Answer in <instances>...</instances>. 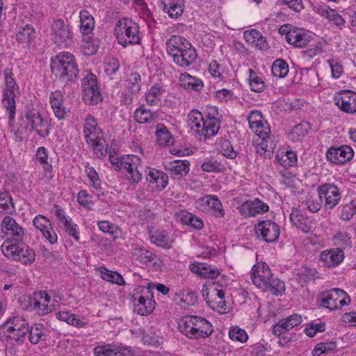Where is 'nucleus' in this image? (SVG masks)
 <instances>
[{"label":"nucleus","instance_id":"473e14b6","mask_svg":"<svg viewBox=\"0 0 356 356\" xmlns=\"http://www.w3.org/2000/svg\"><path fill=\"white\" fill-rule=\"evenodd\" d=\"M243 38L246 42L260 50L264 51L268 47L266 38L256 29L244 31Z\"/></svg>","mask_w":356,"mask_h":356},{"label":"nucleus","instance_id":"864d4df0","mask_svg":"<svg viewBox=\"0 0 356 356\" xmlns=\"http://www.w3.org/2000/svg\"><path fill=\"white\" fill-rule=\"evenodd\" d=\"M133 256L143 264H148L152 262L156 257L154 253L142 248H135Z\"/></svg>","mask_w":356,"mask_h":356},{"label":"nucleus","instance_id":"f257e3e1","mask_svg":"<svg viewBox=\"0 0 356 356\" xmlns=\"http://www.w3.org/2000/svg\"><path fill=\"white\" fill-rule=\"evenodd\" d=\"M1 230L6 236L1 246L2 253L23 264H32L35 259V254L33 249L23 243L24 228L12 217L6 216L1 222Z\"/></svg>","mask_w":356,"mask_h":356},{"label":"nucleus","instance_id":"4d7b16f0","mask_svg":"<svg viewBox=\"0 0 356 356\" xmlns=\"http://www.w3.org/2000/svg\"><path fill=\"white\" fill-rule=\"evenodd\" d=\"M163 90L158 85L153 86L145 95V101L149 106L156 105L162 95Z\"/></svg>","mask_w":356,"mask_h":356},{"label":"nucleus","instance_id":"de8ad7c7","mask_svg":"<svg viewBox=\"0 0 356 356\" xmlns=\"http://www.w3.org/2000/svg\"><path fill=\"white\" fill-rule=\"evenodd\" d=\"M58 319L66 322L67 324L76 327H83L86 323L78 318L77 315L72 314L67 311H62L56 314Z\"/></svg>","mask_w":356,"mask_h":356},{"label":"nucleus","instance_id":"0eeeda50","mask_svg":"<svg viewBox=\"0 0 356 356\" xmlns=\"http://www.w3.org/2000/svg\"><path fill=\"white\" fill-rule=\"evenodd\" d=\"M257 128L250 129L254 133L255 137L253 140V145L256 152L260 155L265 153H271L275 148L276 143L274 137L270 135L269 124L266 121L257 124Z\"/></svg>","mask_w":356,"mask_h":356},{"label":"nucleus","instance_id":"5fc2aeb1","mask_svg":"<svg viewBox=\"0 0 356 356\" xmlns=\"http://www.w3.org/2000/svg\"><path fill=\"white\" fill-rule=\"evenodd\" d=\"M93 149L94 153L99 158L106 156L107 154V145L106 141L101 137L95 138L94 142H86Z\"/></svg>","mask_w":356,"mask_h":356},{"label":"nucleus","instance_id":"aec40b11","mask_svg":"<svg viewBox=\"0 0 356 356\" xmlns=\"http://www.w3.org/2000/svg\"><path fill=\"white\" fill-rule=\"evenodd\" d=\"M207 302L209 306L219 313L225 314L229 310L225 300V293L222 289L215 288L207 294Z\"/></svg>","mask_w":356,"mask_h":356},{"label":"nucleus","instance_id":"4468645a","mask_svg":"<svg viewBox=\"0 0 356 356\" xmlns=\"http://www.w3.org/2000/svg\"><path fill=\"white\" fill-rule=\"evenodd\" d=\"M197 208L201 211L210 213L216 218H223L225 210L222 204L217 196L208 195L200 197L197 201Z\"/></svg>","mask_w":356,"mask_h":356},{"label":"nucleus","instance_id":"c85d7f7f","mask_svg":"<svg viewBox=\"0 0 356 356\" xmlns=\"http://www.w3.org/2000/svg\"><path fill=\"white\" fill-rule=\"evenodd\" d=\"M154 296L150 291H147L146 296H140L138 302L135 305V311L141 316H147L151 314L155 308L156 302L153 299Z\"/></svg>","mask_w":356,"mask_h":356},{"label":"nucleus","instance_id":"c03bdc74","mask_svg":"<svg viewBox=\"0 0 356 356\" xmlns=\"http://www.w3.org/2000/svg\"><path fill=\"white\" fill-rule=\"evenodd\" d=\"M333 244L341 250L349 248L352 246V240L350 234L344 230H339L332 237Z\"/></svg>","mask_w":356,"mask_h":356},{"label":"nucleus","instance_id":"69168bd1","mask_svg":"<svg viewBox=\"0 0 356 356\" xmlns=\"http://www.w3.org/2000/svg\"><path fill=\"white\" fill-rule=\"evenodd\" d=\"M316 273V270L314 268L302 266L298 270V276L300 280H302L304 282L313 280Z\"/></svg>","mask_w":356,"mask_h":356},{"label":"nucleus","instance_id":"2f4dec72","mask_svg":"<svg viewBox=\"0 0 356 356\" xmlns=\"http://www.w3.org/2000/svg\"><path fill=\"white\" fill-rule=\"evenodd\" d=\"M50 104L55 116L58 120L64 119L67 113V109L64 106L63 95L60 90H56L51 93Z\"/></svg>","mask_w":356,"mask_h":356},{"label":"nucleus","instance_id":"b1692460","mask_svg":"<svg viewBox=\"0 0 356 356\" xmlns=\"http://www.w3.org/2000/svg\"><path fill=\"white\" fill-rule=\"evenodd\" d=\"M268 209V206L259 199H255L254 201H246L238 207L240 213L246 218L266 212Z\"/></svg>","mask_w":356,"mask_h":356},{"label":"nucleus","instance_id":"774afa93","mask_svg":"<svg viewBox=\"0 0 356 356\" xmlns=\"http://www.w3.org/2000/svg\"><path fill=\"white\" fill-rule=\"evenodd\" d=\"M77 200L82 207L92 209L93 205L92 197L86 191L83 190L78 193Z\"/></svg>","mask_w":356,"mask_h":356},{"label":"nucleus","instance_id":"3c124183","mask_svg":"<svg viewBox=\"0 0 356 356\" xmlns=\"http://www.w3.org/2000/svg\"><path fill=\"white\" fill-rule=\"evenodd\" d=\"M14 211V204L10 193L0 191V213H11Z\"/></svg>","mask_w":356,"mask_h":356},{"label":"nucleus","instance_id":"4c0bfd02","mask_svg":"<svg viewBox=\"0 0 356 356\" xmlns=\"http://www.w3.org/2000/svg\"><path fill=\"white\" fill-rule=\"evenodd\" d=\"M190 270L203 278L215 279L220 275L218 268L204 263L192 264L190 266Z\"/></svg>","mask_w":356,"mask_h":356},{"label":"nucleus","instance_id":"338daca9","mask_svg":"<svg viewBox=\"0 0 356 356\" xmlns=\"http://www.w3.org/2000/svg\"><path fill=\"white\" fill-rule=\"evenodd\" d=\"M326 325L325 323H309L305 328V333L309 337H314L318 332H323L325 330Z\"/></svg>","mask_w":356,"mask_h":356},{"label":"nucleus","instance_id":"f3484780","mask_svg":"<svg viewBox=\"0 0 356 356\" xmlns=\"http://www.w3.org/2000/svg\"><path fill=\"white\" fill-rule=\"evenodd\" d=\"M334 100L341 111L350 114L356 113V92L354 91L341 90L335 95Z\"/></svg>","mask_w":356,"mask_h":356},{"label":"nucleus","instance_id":"7c9ffc66","mask_svg":"<svg viewBox=\"0 0 356 356\" xmlns=\"http://www.w3.org/2000/svg\"><path fill=\"white\" fill-rule=\"evenodd\" d=\"M83 133L86 142H94L95 138L102 136V129L99 127L96 120L90 115H88L85 120Z\"/></svg>","mask_w":356,"mask_h":356},{"label":"nucleus","instance_id":"37998d69","mask_svg":"<svg viewBox=\"0 0 356 356\" xmlns=\"http://www.w3.org/2000/svg\"><path fill=\"white\" fill-rule=\"evenodd\" d=\"M80 17V30L84 35L90 33L95 27V21L93 17L86 10H81Z\"/></svg>","mask_w":356,"mask_h":356},{"label":"nucleus","instance_id":"ea45409f","mask_svg":"<svg viewBox=\"0 0 356 356\" xmlns=\"http://www.w3.org/2000/svg\"><path fill=\"white\" fill-rule=\"evenodd\" d=\"M179 85L186 90L199 91L202 88V82L188 73L184 72L180 74L179 78Z\"/></svg>","mask_w":356,"mask_h":356},{"label":"nucleus","instance_id":"a211bd4d","mask_svg":"<svg viewBox=\"0 0 356 356\" xmlns=\"http://www.w3.org/2000/svg\"><path fill=\"white\" fill-rule=\"evenodd\" d=\"M354 156L353 149L348 145L330 147L326 152L328 161L334 164H344L350 161Z\"/></svg>","mask_w":356,"mask_h":356},{"label":"nucleus","instance_id":"6e6d98bb","mask_svg":"<svg viewBox=\"0 0 356 356\" xmlns=\"http://www.w3.org/2000/svg\"><path fill=\"white\" fill-rule=\"evenodd\" d=\"M177 300L181 306L193 305L197 300V296L193 291H183L177 293Z\"/></svg>","mask_w":356,"mask_h":356},{"label":"nucleus","instance_id":"680f3d73","mask_svg":"<svg viewBox=\"0 0 356 356\" xmlns=\"http://www.w3.org/2000/svg\"><path fill=\"white\" fill-rule=\"evenodd\" d=\"M27 327H29V325L26 321L19 316L13 317L4 324V327L6 329L7 332H11L12 331H15V330Z\"/></svg>","mask_w":356,"mask_h":356},{"label":"nucleus","instance_id":"49530a36","mask_svg":"<svg viewBox=\"0 0 356 356\" xmlns=\"http://www.w3.org/2000/svg\"><path fill=\"white\" fill-rule=\"evenodd\" d=\"M338 211L340 219L345 222L350 221L356 213V200H352L346 204L340 205Z\"/></svg>","mask_w":356,"mask_h":356},{"label":"nucleus","instance_id":"c756f323","mask_svg":"<svg viewBox=\"0 0 356 356\" xmlns=\"http://www.w3.org/2000/svg\"><path fill=\"white\" fill-rule=\"evenodd\" d=\"M273 333L278 338L277 343L281 346H289V317L280 320L273 327Z\"/></svg>","mask_w":356,"mask_h":356},{"label":"nucleus","instance_id":"8fccbe9b","mask_svg":"<svg viewBox=\"0 0 356 356\" xmlns=\"http://www.w3.org/2000/svg\"><path fill=\"white\" fill-rule=\"evenodd\" d=\"M310 129L311 127L308 122H300L299 124L296 125L291 131V140H300L302 137L305 136L308 134Z\"/></svg>","mask_w":356,"mask_h":356},{"label":"nucleus","instance_id":"58836bf2","mask_svg":"<svg viewBox=\"0 0 356 356\" xmlns=\"http://www.w3.org/2000/svg\"><path fill=\"white\" fill-rule=\"evenodd\" d=\"M134 120L139 124L154 122L158 118L156 111H151L145 104L140 105L134 111Z\"/></svg>","mask_w":356,"mask_h":356},{"label":"nucleus","instance_id":"cd10ccee","mask_svg":"<svg viewBox=\"0 0 356 356\" xmlns=\"http://www.w3.org/2000/svg\"><path fill=\"white\" fill-rule=\"evenodd\" d=\"M190 163L186 161L175 160L166 162L165 168L170 172L171 177L179 179L186 176L189 171Z\"/></svg>","mask_w":356,"mask_h":356},{"label":"nucleus","instance_id":"a19ab883","mask_svg":"<svg viewBox=\"0 0 356 356\" xmlns=\"http://www.w3.org/2000/svg\"><path fill=\"white\" fill-rule=\"evenodd\" d=\"M205 126L202 129L203 133L201 134L200 140H206L207 138H210L214 135H216L220 126V122L218 118H215L214 116L210 117V114H209V118L204 121Z\"/></svg>","mask_w":356,"mask_h":356},{"label":"nucleus","instance_id":"13d9d810","mask_svg":"<svg viewBox=\"0 0 356 356\" xmlns=\"http://www.w3.org/2000/svg\"><path fill=\"white\" fill-rule=\"evenodd\" d=\"M44 335V328L42 324H35L29 327V339L33 344L38 343Z\"/></svg>","mask_w":356,"mask_h":356},{"label":"nucleus","instance_id":"393cba45","mask_svg":"<svg viewBox=\"0 0 356 356\" xmlns=\"http://www.w3.org/2000/svg\"><path fill=\"white\" fill-rule=\"evenodd\" d=\"M314 38V34L309 31L295 27L291 28V45L296 48L306 47Z\"/></svg>","mask_w":356,"mask_h":356},{"label":"nucleus","instance_id":"e433bc0d","mask_svg":"<svg viewBox=\"0 0 356 356\" xmlns=\"http://www.w3.org/2000/svg\"><path fill=\"white\" fill-rule=\"evenodd\" d=\"M317 13L322 17L327 19L329 22L333 23L339 27L344 26V19L338 13V12L334 9L330 8L326 5L319 6L316 8Z\"/></svg>","mask_w":356,"mask_h":356},{"label":"nucleus","instance_id":"423d86ee","mask_svg":"<svg viewBox=\"0 0 356 356\" xmlns=\"http://www.w3.org/2000/svg\"><path fill=\"white\" fill-rule=\"evenodd\" d=\"M114 32L118 43L124 47L129 44H140L141 41L139 26L131 19H120L115 25Z\"/></svg>","mask_w":356,"mask_h":356},{"label":"nucleus","instance_id":"7ed1b4c3","mask_svg":"<svg viewBox=\"0 0 356 356\" xmlns=\"http://www.w3.org/2000/svg\"><path fill=\"white\" fill-rule=\"evenodd\" d=\"M179 332L191 340L204 339L213 332L212 324L206 318L197 316L187 315L178 323Z\"/></svg>","mask_w":356,"mask_h":356},{"label":"nucleus","instance_id":"412c9836","mask_svg":"<svg viewBox=\"0 0 356 356\" xmlns=\"http://www.w3.org/2000/svg\"><path fill=\"white\" fill-rule=\"evenodd\" d=\"M319 257L325 267L334 268L338 266L343 261L345 254L341 248H332L322 251Z\"/></svg>","mask_w":356,"mask_h":356},{"label":"nucleus","instance_id":"9d476101","mask_svg":"<svg viewBox=\"0 0 356 356\" xmlns=\"http://www.w3.org/2000/svg\"><path fill=\"white\" fill-rule=\"evenodd\" d=\"M317 193L324 201L325 209L332 210L341 200V189L333 183L327 182L319 185L317 187Z\"/></svg>","mask_w":356,"mask_h":356},{"label":"nucleus","instance_id":"f8f14e48","mask_svg":"<svg viewBox=\"0 0 356 356\" xmlns=\"http://www.w3.org/2000/svg\"><path fill=\"white\" fill-rule=\"evenodd\" d=\"M82 91L83 100L86 104H97L102 100L97 76L92 73H88L82 79Z\"/></svg>","mask_w":356,"mask_h":356},{"label":"nucleus","instance_id":"bf43d9fd","mask_svg":"<svg viewBox=\"0 0 356 356\" xmlns=\"http://www.w3.org/2000/svg\"><path fill=\"white\" fill-rule=\"evenodd\" d=\"M141 77L138 72H131L126 81L127 87L133 94H136L140 90Z\"/></svg>","mask_w":356,"mask_h":356},{"label":"nucleus","instance_id":"e2e57ef3","mask_svg":"<svg viewBox=\"0 0 356 356\" xmlns=\"http://www.w3.org/2000/svg\"><path fill=\"white\" fill-rule=\"evenodd\" d=\"M218 145L219 150L225 157L231 159L236 157L237 153L234 151L232 145L228 140L221 139Z\"/></svg>","mask_w":356,"mask_h":356},{"label":"nucleus","instance_id":"c9c22d12","mask_svg":"<svg viewBox=\"0 0 356 356\" xmlns=\"http://www.w3.org/2000/svg\"><path fill=\"white\" fill-rule=\"evenodd\" d=\"M291 222L303 233H308L311 229L307 217L298 208H293L291 213Z\"/></svg>","mask_w":356,"mask_h":356},{"label":"nucleus","instance_id":"72a5a7b5","mask_svg":"<svg viewBox=\"0 0 356 356\" xmlns=\"http://www.w3.org/2000/svg\"><path fill=\"white\" fill-rule=\"evenodd\" d=\"M163 10L170 18L177 19L180 17L184 9V0H161Z\"/></svg>","mask_w":356,"mask_h":356},{"label":"nucleus","instance_id":"603ef678","mask_svg":"<svg viewBox=\"0 0 356 356\" xmlns=\"http://www.w3.org/2000/svg\"><path fill=\"white\" fill-rule=\"evenodd\" d=\"M271 71L275 76L284 78L289 72L288 63L282 59H277L272 65Z\"/></svg>","mask_w":356,"mask_h":356},{"label":"nucleus","instance_id":"20e7f679","mask_svg":"<svg viewBox=\"0 0 356 356\" xmlns=\"http://www.w3.org/2000/svg\"><path fill=\"white\" fill-rule=\"evenodd\" d=\"M51 69L63 82L73 81L79 72L74 55L66 51L60 53L51 60Z\"/></svg>","mask_w":356,"mask_h":356},{"label":"nucleus","instance_id":"39448f33","mask_svg":"<svg viewBox=\"0 0 356 356\" xmlns=\"http://www.w3.org/2000/svg\"><path fill=\"white\" fill-rule=\"evenodd\" d=\"M251 279L253 284L263 291L275 294L284 289V283L273 277L270 268L264 263H257L252 267Z\"/></svg>","mask_w":356,"mask_h":356},{"label":"nucleus","instance_id":"5701e85b","mask_svg":"<svg viewBox=\"0 0 356 356\" xmlns=\"http://www.w3.org/2000/svg\"><path fill=\"white\" fill-rule=\"evenodd\" d=\"M33 224L35 228L39 229L44 237L51 244L57 242V234L53 229L50 221L46 217L42 215L36 216L33 220Z\"/></svg>","mask_w":356,"mask_h":356},{"label":"nucleus","instance_id":"6e6552de","mask_svg":"<svg viewBox=\"0 0 356 356\" xmlns=\"http://www.w3.org/2000/svg\"><path fill=\"white\" fill-rule=\"evenodd\" d=\"M6 88L3 92L2 104L8 113L9 122H12L15 117L16 105L15 97L19 93L18 86L13 78L10 69L3 71Z\"/></svg>","mask_w":356,"mask_h":356},{"label":"nucleus","instance_id":"f03ea898","mask_svg":"<svg viewBox=\"0 0 356 356\" xmlns=\"http://www.w3.org/2000/svg\"><path fill=\"white\" fill-rule=\"evenodd\" d=\"M167 51L178 66L186 68L195 62L197 53L195 48L186 38L172 35L166 42Z\"/></svg>","mask_w":356,"mask_h":356},{"label":"nucleus","instance_id":"2eb2a0df","mask_svg":"<svg viewBox=\"0 0 356 356\" xmlns=\"http://www.w3.org/2000/svg\"><path fill=\"white\" fill-rule=\"evenodd\" d=\"M122 170H126L128 173V179L134 184H138L142 179L141 161L139 156L136 155H125L120 161Z\"/></svg>","mask_w":356,"mask_h":356},{"label":"nucleus","instance_id":"09e8293b","mask_svg":"<svg viewBox=\"0 0 356 356\" xmlns=\"http://www.w3.org/2000/svg\"><path fill=\"white\" fill-rule=\"evenodd\" d=\"M179 216L181 222L185 225H188L197 229H200L203 227L204 224L202 219L191 213L181 211Z\"/></svg>","mask_w":356,"mask_h":356},{"label":"nucleus","instance_id":"0e129e2a","mask_svg":"<svg viewBox=\"0 0 356 356\" xmlns=\"http://www.w3.org/2000/svg\"><path fill=\"white\" fill-rule=\"evenodd\" d=\"M229 337L232 340L241 343L245 342L248 339L246 332L238 327H233L229 330Z\"/></svg>","mask_w":356,"mask_h":356},{"label":"nucleus","instance_id":"9b49d317","mask_svg":"<svg viewBox=\"0 0 356 356\" xmlns=\"http://www.w3.org/2000/svg\"><path fill=\"white\" fill-rule=\"evenodd\" d=\"M350 299L348 293L340 289H333L321 294V304L330 310L339 309L348 305Z\"/></svg>","mask_w":356,"mask_h":356},{"label":"nucleus","instance_id":"a18cd8bd","mask_svg":"<svg viewBox=\"0 0 356 356\" xmlns=\"http://www.w3.org/2000/svg\"><path fill=\"white\" fill-rule=\"evenodd\" d=\"M101 277L107 281L118 285H124L125 281L122 276L115 271L109 270L105 267L100 266L96 269Z\"/></svg>","mask_w":356,"mask_h":356},{"label":"nucleus","instance_id":"79ce46f5","mask_svg":"<svg viewBox=\"0 0 356 356\" xmlns=\"http://www.w3.org/2000/svg\"><path fill=\"white\" fill-rule=\"evenodd\" d=\"M34 28L29 24L21 26L16 34L17 40L22 44H30L35 38Z\"/></svg>","mask_w":356,"mask_h":356},{"label":"nucleus","instance_id":"052dcab7","mask_svg":"<svg viewBox=\"0 0 356 356\" xmlns=\"http://www.w3.org/2000/svg\"><path fill=\"white\" fill-rule=\"evenodd\" d=\"M249 83L252 90L260 92L264 89V83L252 69L248 70Z\"/></svg>","mask_w":356,"mask_h":356},{"label":"nucleus","instance_id":"dca6fc26","mask_svg":"<svg viewBox=\"0 0 356 356\" xmlns=\"http://www.w3.org/2000/svg\"><path fill=\"white\" fill-rule=\"evenodd\" d=\"M255 232L259 239L272 243L277 239L280 227L277 223L271 220H263L257 224Z\"/></svg>","mask_w":356,"mask_h":356},{"label":"nucleus","instance_id":"f704fd0d","mask_svg":"<svg viewBox=\"0 0 356 356\" xmlns=\"http://www.w3.org/2000/svg\"><path fill=\"white\" fill-rule=\"evenodd\" d=\"M205 120L201 112L198 110L193 109L188 114V125L196 135L200 138L201 134L203 133V128L205 126Z\"/></svg>","mask_w":356,"mask_h":356},{"label":"nucleus","instance_id":"ddd939ff","mask_svg":"<svg viewBox=\"0 0 356 356\" xmlns=\"http://www.w3.org/2000/svg\"><path fill=\"white\" fill-rule=\"evenodd\" d=\"M26 120L32 130L41 138H46L49 134L50 124L48 120L42 118L40 113L35 109L29 110L25 115Z\"/></svg>","mask_w":356,"mask_h":356},{"label":"nucleus","instance_id":"1a4fd4ad","mask_svg":"<svg viewBox=\"0 0 356 356\" xmlns=\"http://www.w3.org/2000/svg\"><path fill=\"white\" fill-rule=\"evenodd\" d=\"M296 196V200L301 202L302 206H305L309 211L312 213L318 212L322 207V198L304 192L302 184L300 181L291 179V194Z\"/></svg>","mask_w":356,"mask_h":356},{"label":"nucleus","instance_id":"4be33fe9","mask_svg":"<svg viewBox=\"0 0 356 356\" xmlns=\"http://www.w3.org/2000/svg\"><path fill=\"white\" fill-rule=\"evenodd\" d=\"M51 35L55 43L61 45L71 38L70 29L61 19L54 21L51 25Z\"/></svg>","mask_w":356,"mask_h":356},{"label":"nucleus","instance_id":"bb28decb","mask_svg":"<svg viewBox=\"0 0 356 356\" xmlns=\"http://www.w3.org/2000/svg\"><path fill=\"white\" fill-rule=\"evenodd\" d=\"M95 356H131L132 353L126 347L116 346L113 344L98 346L94 349Z\"/></svg>","mask_w":356,"mask_h":356},{"label":"nucleus","instance_id":"a878e982","mask_svg":"<svg viewBox=\"0 0 356 356\" xmlns=\"http://www.w3.org/2000/svg\"><path fill=\"white\" fill-rule=\"evenodd\" d=\"M151 243L164 249H170L174 243L173 236L166 230H149Z\"/></svg>","mask_w":356,"mask_h":356},{"label":"nucleus","instance_id":"6ab92c4d","mask_svg":"<svg viewBox=\"0 0 356 356\" xmlns=\"http://www.w3.org/2000/svg\"><path fill=\"white\" fill-rule=\"evenodd\" d=\"M49 300L50 296L46 291H39L29 298V303L30 307L39 315H45L51 312L48 306Z\"/></svg>","mask_w":356,"mask_h":356}]
</instances>
